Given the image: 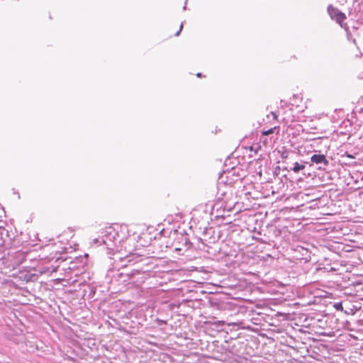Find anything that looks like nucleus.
<instances>
[{"label": "nucleus", "mask_w": 363, "mask_h": 363, "mask_svg": "<svg viewBox=\"0 0 363 363\" xmlns=\"http://www.w3.org/2000/svg\"><path fill=\"white\" fill-rule=\"evenodd\" d=\"M292 105H293V106H296V107H299V106H298V105H297V104L296 105L295 104H293Z\"/></svg>", "instance_id": "9b49d317"}, {"label": "nucleus", "mask_w": 363, "mask_h": 363, "mask_svg": "<svg viewBox=\"0 0 363 363\" xmlns=\"http://www.w3.org/2000/svg\"><path fill=\"white\" fill-rule=\"evenodd\" d=\"M311 160L315 164L323 163L325 166L328 164V160L324 155H314L311 157Z\"/></svg>", "instance_id": "f03ea898"}, {"label": "nucleus", "mask_w": 363, "mask_h": 363, "mask_svg": "<svg viewBox=\"0 0 363 363\" xmlns=\"http://www.w3.org/2000/svg\"><path fill=\"white\" fill-rule=\"evenodd\" d=\"M196 76H197L198 77H201V73H198V74H196Z\"/></svg>", "instance_id": "9d476101"}, {"label": "nucleus", "mask_w": 363, "mask_h": 363, "mask_svg": "<svg viewBox=\"0 0 363 363\" xmlns=\"http://www.w3.org/2000/svg\"><path fill=\"white\" fill-rule=\"evenodd\" d=\"M182 28H183V25H182V23H181V24L179 26V29H178V30H177V31L175 33V34H174V35H175V36H177V35H179V33H180V32H181V30H182Z\"/></svg>", "instance_id": "423d86ee"}, {"label": "nucleus", "mask_w": 363, "mask_h": 363, "mask_svg": "<svg viewBox=\"0 0 363 363\" xmlns=\"http://www.w3.org/2000/svg\"><path fill=\"white\" fill-rule=\"evenodd\" d=\"M328 12L332 19L335 20L342 27L347 28V24H345V26L342 24L343 21L346 19V16L344 13L341 12L332 5L328 6Z\"/></svg>", "instance_id": "f257e3e1"}, {"label": "nucleus", "mask_w": 363, "mask_h": 363, "mask_svg": "<svg viewBox=\"0 0 363 363\" xmlns=\"http://www.w3.org/2000/svg\"><path fill=\"white\" fill-rule=\"evenodd\" d=\"M304 164H301L298 162H295L294 164V167L292 168V171L295 173H298L299 171L305 169Z\"/></svg>", "instance_id": "7ed1b4c3"}, {"label": "nucleus", "mask_w": 363, "mask_h": 363, "mask_svg": "<svg viewBox=\"0 0 363 363\" xmlns=\"http://www.w3.org/2000/svg\"><path fill=\"white\" fill-rule=\"evenodd\" d=\"M307 106L306 105L301 106H300V111H303L305 108H306Z\"/></svg>", "instance_id": "1a4fd4ad"}, {"label": "nucleus", "mask_w": 363, "mask_h": 363, "mask_svg": "<svg viewBox=\"0 0 363 363\" xmlns=\"http://www.w3.org/2000/svg\"><path fill=\"white\" fill-rule=\"evenodd\" d=\"M271 113H272V115L273 116V118L277 120V118H278L277 114L276 113H274V112H272Z\"/></svg>", "instance_id": "6e6552de"}, {"label": "nucleus", "mask_w": 363, "mask_h": 363, "mask_svg": "<svg viewBox=\"0 0 363 363\" xmlns=\"http://www.w3.org/2000/svg\"><path fill=\"white\" fill-rule=\"evenodd\" d=\"M277 129H278V127L275 126V127L272 128H270V129H269V130H264V131H262V134L263 135H270V134L274 133V130H277Z\"/></svg>", "instance_id": "20e7f679"}, {"label": "nucleus", "mask_w": 363, "mask_h": 363, "mask_svg": "<svg viewBox=\"0 0 363 363\" xmlns=\"http://www.w3.org/2000/svg\"><path fill=\"white\" fill-rule=\"evenodd\" d=\"M343 156H345V157H347L348 158H350V159H354V157L353 155H350V154H349L347 152H346Z\"/></svg>", "instance_id": "0eeeda50"}, {"label": "nucleus", "mask_w": 363, "mask_h": 363, "mask_svg": "<svg viewBox=\"0 0 363 363\" xmlns=\"http://www.w3.org/2000/svg\"><path fill=\"white\" fill-rule=\"evenodd\" d=\"M334 307L340 311V310H342V303H336L335 305H334Z\"/></svg>", "instance_id": "39448f33"}]
</instances>
